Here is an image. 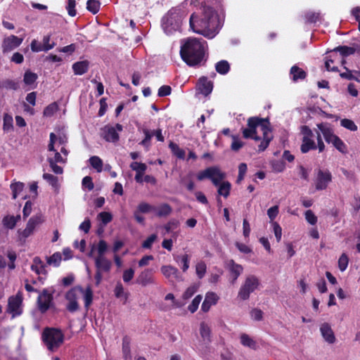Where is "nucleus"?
Returning a JSON list of instances; mask_svg holds the SVG:
<instances>
[{"mask_svg":"<svg viewBox=\"0 0 360 360\" xmlns=\"http://www.w3.org/2000/svg\"><path fill=\"white\" fill-rule=\"evenodd\" d=\"M190 27L195 33L203 35L208 39L214 38L219 32L221 22L217 13L209 6H203L202 16L197 20L195 13L191 15Z\"/></svg>","mask_w":360,"mask_h":360,"instance_id":"1","label":"nucleus"},{"mask_svg":"<svg viewBox=\"0 0 360 360\" xmlns=\"http://www.w3.org/2000/svg\"><path fill=\"white\" fill-rule=\"evenodd\" d=\"M242 133L245 139H252L257 141H261L258 146L259 151H264L273 139L269 122L258 117H250L248 120V127L242 129Z\"/></svg>","mask_w":360,"mask_h":360,"instance_id":"2","label":"nucleus"},{"mask_svg":"<svg viewBox=\"0 0 360 360\" xmlns=\"http://www.w3.org/2000/svg\"><path fill=\"white\" fill-rule=\"evenodd\" d=\"M207 47L202 39L188 38L181 41L180 55L189 66L199 65L203 60Z\"/></svg>","mask_w":360,"mask_h":360,"instance_id":"3","label":"nucleus"},{"mask_svg":"<svg viewBox=\"0 0 360 360\" xmlns=\"http://www.w3.org/2000/svg\"><path fill=\"white\" fill-rule=\"evenodd\" d=\"M185 11L179 7L172 8L162 19V27L167 34H172L180 29Z\"/></svg>","mask_w":360,"mask_h":360,"instance_id":"4","label":"nucleus"},{"mask_svg":"<svg viewBox=\"0 0 360 360\" xmlns=\"http://www.w3.org/2000/svg\"><path fill=\"white\" fill-rule=\"evenodd\" d=\"M42 340L47 349L54 352L63 342L64 335L60 330L47 328L42 333Z\"/></svg>","mask_w":360,"mask_h":360,"instance_id":"5","label":"nucleus"},{"mask_svg":"<svg viewBox=\"0 0 360 360\" xmlns=\"http://www.w3.org/2000/svg\"><path fill=\"white\" fill-rule=\"evenodd\" d=\"M225 177L226 174L217 166L209 167L200 171L196 175L198 181L210 179L214 186H217Z\"/></svg>","mask_w":360,"mask_h":360,"instance_id":"6","label":"nucleus"},{"mask_svg":"<svg viewBox=\"0 0 360 360\" xmlns=\"http://www.w3.org/2000/svg\"><path fill=\"white\" fill-rule=\"evenodd\" d=\"M259 285V281L257 276L254 275L247 276L239 289L238 297L242 300H248L250 294L255 292Z\"/></svg>","mask_w":360,"mask_h":360,"instance_id":"7","label":"nucleus"},{"mask_svg":"<svg viewBox=\"0 0 360 360\" xmlns=\"http://www.w3.org/2000/svg\"><path fill=\"white\" fill-rule=\"evenodd\" d=\"M301 134L302 135V144L300 150L302 153H307L309 150L316 149V143L314 141V134L311 129L307 126L301 127Z\"/></svg>","mask_w":360,"mask_h":360,"instance_id":"8","label":"nucleus"},{"mask_svg":"<svg viewBox=\"0 0 360 360\" xmlns=\"http://www.w3.org/2000/svg\"><path fill=\"white\" fill-rule=\"evenodd\" d=\"M7 312L11 314L12 319L22 314V297L20 292L8 298Z\"/></svg>","mask_w":360,"mask_h":360,"instance_id":"9","label":"nucleus"},{"mask_svg":"<svg viewBox=\"0 0 360 360\" xmlns=\"http://www.w3.org/2000/svg\"><path fill=\"white\" fill-rule=\"evenodd\" d=\"M82 287L75 286L68 290L65 295V299L68 301L67 309L70 312H75L79 309L78 300L79 298V292H82Z\"/></svg>","mask_w":360,"mask_h":360,"instance_id":"10","label":"nucleus"},{"mask_svg":"<svg viewBox=\"0 0 360 360\" xmlns=\"http://www.w3.org/2000/svg\"><path fill=\"white\" fill-rule=\"evenodd\" d=\"M56 136L54 133L50 134V142L48 146V150L49 154L47 158L49 162H53V163H65L67 156L63 157L61 154L55 148V141Z\"/></svg>","mask_w":360,"mask_h":360,"instance_id":"11","label":"nucleus"},{"mask_svg":"<svg viewBox=\"0 0 360 360\" xmlns=\"http://www.w3.org/2000/svg\"><path fill=\"white\" fill-rule=\"evenodd\" d=\"M123 129L122 125L116 124L115 126L106 125L102 129V136L108 142L116 143L119 141V132Z\"/></svg>","mask_w":360,"mask_h":360,"instance_id":"12","label":"nucleus"},{"mask_svg":"<svg viewBox=\"0 0 360 360\" xmlns=\"http://www.w3.org/2000/svg\"><path fill=\"white\" fill-rule=\"evenodd\" d=\"M332 181V174L328 170L319 169L314 180V184L317 191H323L327 188Z\"/></svg>","mask_w":360,"mask_h":360,"instance_id":"13","label":"nucleus"},{"mask_svg":"<svg viewBox=\"0 0 360 360\" xmlns=\"http://www.w3.org/2000/svg\"><path fill=\"white\" fill-rule=\"evenodd\" d=\"M23 39L15 35L5 37L2 42V51L4 53L11 52L18 48L22 42Z\"/></svg>","mask_w":360,"mask_h":360,"instance_id":"14","label":"nucleus"},{"mask_svg":"<svg viewBox=\"0 0 360 360\" xmlns=\"http://www.w3.org/2000/svg\"><path fill=\"white\" fill-rule=\"evenodd\" d=\"M52 301V294L50 293L48 290H44L42 292L39 294L37 300L38 307L39 310L42 313L46 311L51 307Z\"/></svg>","mask_w":360,"mask_h":360,"instance_id":"15","label":"nucleus"},{"mask_svg":"<svg viewBox=\"0 0 360 360\" xmlns=\"http://www.w3.org/2000/svg\"><path fill=\"white\" fill-rule=\"evenodd\" d=\"M154 272L152 269L147 268L143 269L139 274L136 282L142 286H147L155 283V280L153 275Z\"/></svg>","mask_w":360,"mask_h":360,"instance_id":"16","label":"nucleus"},{"mask_svg":"<svg viewBox=\"0 0 360 360\" xmlns=\"http://www.w3.org/2000/svg\"><path fill=\"white\" fill-rule=\"evenodd\" d=\"M316 127L328 143H330V141H332V140L337 136L334 134L333 128L328 123L321 122L317 124Z\"/></svg>","mask_w":360,"mask_h":360,"instance_id":"17","label":"nucleus"},{"mask_svg":"<svg viewBox=\"0 0 360 360\" xmlns=\"http://www.w3.org/2000/svg\"><path fill=\"white\" fill-rule=\"evenodd\" d=\"M162 274L169 281L179 280L180 275L177 268L172 265H163L160 267Z\"/></svg>","mask_w":360,"mask_h":360,"instance_id":"18","label":"nucleus"},{"mask_svg":"<svg viewBox=\"0 0 360 360\" xmlns=\"http://www.w3.org/2000/svg\"><path fill=\"white\" fill-rule=\"evenodd\" d=\"M130 168L136 172L135 181L137 183H143V174L147 169L146 165L142 162H133L130 164Z\"/></svg>","mask_w":360,"mask_h":360,"instance_id":"19","label":"nucleus"},{"mask_svg":"<svg viewBox=\"0 0 360 360\" xmlns=\"http://www.w3.org/2000/svg\"><path fill=\"white\" fill-rule=\"evenodd\" d=\"M219 299V297L217 293L214 292H207L202 304L201 309L204 312L208 311L212 306L215 305L217 303Z\"/></svg>","mask_w":360,"mask_h":360,"instance_id":"20","label":"nucleus"},{"mask_svg":"<svg viewBox=\"0 0 360 360\" xmlns=\"http://www.w3.org/2000/svg\"><path fill=\"white\" fill-rule=\"evenodd\" d=\"M94 261L97 270L104 272H109L110 271L112 262L105 256H96Z\"/></svg>","mask_w":360,"mask_h":360,"instance_id":"21","label":"nucleus"},{"mask_svg":"<svg viewBox=\"0 0 360 360\" xmlns=\"http://www.w3.org/2000/svg\"><path fill=\"white\" fill-rule=\"evenodd\" d=\"M320 332L324 340L329 344H333L335 342V337L330 326L324 323L320 327Z\"/></svg>","mask_w":360,"mask_h":360,"instance_id":"22","label":"nucleus"},{"mask_svg":"<svg viewBox=\"0 0 360 360\" xmlns=\"http://www.w3.org/2000/svg\"><path fill=\"white\" fill-rule=\"evenodd\" d=\"M198 89L202 94L207 96L212 91L213 84L207 77H202L198 80Z\"/></svg>","mask_w":360,"mask_h":360,"instance_id":"23","label":"nucleus"},{"mask_svg":"<svg viewBox=\"0 0 360 360\" xmlns=\"http://www.w3.org/2000/svg\"><path fill=\"white\" fill-rule=\"evenodd\" d=\"M31 269L38 275L45 276L46 274V265L38 257L34 258L33 263L31 266ZM39 278L41 281L44 279V278L41 276H39Z\"/></svg>","mask_w":360,"mask_h":360,"instance_id":"24","label":"nucleus"},{"mask_svg":"<svg viewBox=\"0 0 360 360\" xmlns=\"http://www.w3.org/2000/svg\"><path fill=\"white\" fill-rule=\"evenodd\" d=\"M228 269L233 278V282H235L238 279L243 271V267L240 264H236L232 259L228 262Z\"/></svg>","mask_w":360,"mask_h":360,"instance_id":"25","label":"nucleus"},{"mask_svg":"<svg viewBox=\"0 0 360 360\" xmlns=\"http://www.w3.org/2000/svg\"><path fill=\"white\" fill-rule=\"evenodd\" d=\"M107 249H108L107 243L103 240H99V242L98 243L97 245H93L91 246V250L89 252L88 256L90 257H92L94 255V252L96 250L98 252L97 256H105L104 255H105V252L107 251Z\"/></svg>","mask_w":360,"mask_h":360,"instance_id":"26","label":"nucleus"},{"mask_svg":"<svg viewBox=\"0 0 360 360\" xmlns=\"http://www.w3.org/2000/svg\"><path fill=\"white\" fill-rule=\"evenodd\" d=\"M290 76L291 79L296 82L298 80L304 79L307 76V73L302 68L295 65L290 68Z\"/></svg>","mask_w":360,"mask_h":360,"instance_id":"27","label":"nucleus"},{"mask_svg":"<svg viewBox=\"0 0 360 360\" xmlns=\"http://www.w3.org/2000/svg\"><path fill=\"white\" fill-rule=\"evenodd\" d=\"M89 65L88 60L78 61L72 65V70L75 75H82L88 71Z\"/></svg>","mask_w":360,"mask_h":360,"instance_id":"28","label":"nucleus"},{"mask_svg":"<svg viewBox=\"0 0 360 360\" xmlns=\"http://www.w3.org/2000/svg\"><path fill=\"white\" fill-rule=\"evenodd\" d=\"M20 219V215H6L2 219L4 226L7 229H13Z\"/></svg>","mask_w":360,"mask_h":360,"instance_id":"29","label":"nucleus"},{"mask_svg":"<svg viewBox=\"0 0 360 360\" xmlns=\"http://www.w3.org/2000/svg\"><path fill=\"white\" fill-rule=\"evenodd\" d=\"M56 139L55 141V144L57 143L58 146H60L61 148L60 151L64 156L68 155V150L65 148V145L68 143V137L65 134L61 132L59 133L58 135H56Z\"/></svg>","mask_w":360,"mask_h":360,"instance_id":"30","label":"nucleus"},{"mask_svg":"<svg viewBox=\"0 0 360 360\" xmlns=\"http://www.w3.org/2000/svg\"><path fill=\"white\" fill-rule=\"evenodd\" d=\"M200 334L205 344L211 342V330L207 323L202 322L200 326Z\"/></svg>","mask_w":360,"mask_h":360,"instance_id":"31","label":"nucleus"},{"mask_svg":"<svg viewBox=\"0 0 360 360\" xmlns=\"http://www.w3.org/2000/svg\"><path fill=\"white\" fill-rule=\"evenodd\" d=\"M115 296L123 300V303L125 304L127 301L129 293L125 292L124 287L121 282H117L116 283L115 290H114Z\"/></svg>","mask_w":360,"mask_h":360,"instance_id":"32","label":"nucleus"},{"mask_svg":"<svg viewBox=\"0 0 360 360\" xmlns=\"http://www.w3.org/2000/svg\"><path fill=\"white\" fill-rule=\"evenodd\" d=\"M37 78L38 76L36 73L30 70H27L24 74L23 82L25 84L29 86L30 89H34L35 87L34 83Z\"/></svg>","mask_w":360,"mask_h":360,"instance_id":"33","label":"nucleus"},{"mask_svg":"<svg viewBox=\"0 0 360 360\" xmlns=\"http://www.w3.org/2000/svg\"><path fill=\"white\" fill-rule=\"evenodd\" d=\"M218 187V194L226 198L229 194L231 188V184L227 181H221L217 186Z\"/></svg>","mask_w":360,"mask_h":360,"instance_id":"34","label":"nucleus"},{"mask_svg":"<svg viewBox=\"0 0 360 360\" xmlns=\"http://www.w3.org/2000/svg\"><path fill=\"white\" fill-rule=\"evenodd\" d=\"M240 343L244 346L252 349H257V342L250 335L242 333L240 336Z\"/></svg>","mask_w":360,"mask_h":360,"instance_id":"35","label":"nucleus"},{"mask_svg":"<svg viewBox=\"0 0 360 360\" xmlns=\"http://www.w3.org/2000/svg\"><path fill=\"white\" fill-rule=\"evenodd\" d=\"M83 295L84 301V306L87 309L91 305L93 300V291L90 286H88L86 289L82 288V292H79V296Z\"/></svg>","mask_w":360,"mask_h":360,"instance_id":"36","label":"nucleus"},{"mask_svg":"<svg viewBox=\"0 0 360 360\" xmlns=\"http://www.w3.org/2000/svg\"><path fill=\"white\" fill-rule=\"evenodd\" d=\"M43 217L41 214L32 217L27 221L26 227L34 232L35 229L43 222Z\"/></svg>","mask_w":360,"mask_h":360,"instance_id":"37","label":"nucleus"},{"mask_svg":"<svg viewBox=\"0 0 360 360\" xmlns=\"http://www.w3.org/2000/svg\"><path fill=\"white\" fill-rule=\"evenodd\" d=\"M333 53H336L339 52L343 57H346L352 55L355 53V49L347 46H339L333 49Z\"/></svg>","mask_w":360,"mask_h":360,"instance_id":"38","label":"nucleus"},{"mask_svg":"<svg viewBox=\"0 0 360 360\" xmlns=\"http://www.w3.org/2000/svg\"><path fill=\"white\" fill-rule=\"evenodd\" d=\"M337 57V54L331 51V54L326 58L325 67L328 71L337 72L338 70L337 66L332 65Z\"/></svg>","mask_w":360,"mask_h":360,"instance_id":"39","label":"nucleus"},{"mask_svg":"<svg viewBox=\"0 0 360 360\" xmlns=\"http://www.w3.org/2000/svg\"><path fill=\"white\" fill-rule=\"evenodd\" d=\"M172 212V207L168 204H162L159 207H155L154 212L158 217H166Z\"/></svg>","mask_w":360,"mask_h":360,"instance_id":"40","label":"nucleus"},{"mask_svg":"<svg viewBox=\"0 0 360 360\" xmlns=\"http://www.w3.org/2000/svg\"><path fill=\"white\" fill-rule=\"evenodd\" d=\"M216 71L221 75H226L230 70L229 63L224 60H220L215 65Z\"/></svg>","mask_w":360,"mask_h":360,"instance_id":"41","label":"nucleus"},{"mask_svg":"<svg viewBox=\"0 0 360 360\" xmlns=\"http://www.w3.org/2000/svg\"><path fill=\"white\" fill-rule=\"evenodd\" d=\"M169 148H170L173 155H174L179 159H184L185 151L183 149L180 148L176 143L171 141L169 143Z\"/></svg>","mask_w":360,"mask_h":360,"instance_id":"42","label":"nucleus"},{"mask_svg":"<svg viewBox=\"0 0 360 360\" xmlns=\"http://www.w3.org/2000/svg\"><path fill=\"white\" fill-rule=\"evenodd\" d=\"M330 143H331L340 153H347V146L338 136H336Z\"/></svg>","mask_w":360,"mask_h":360,"instance_id":"43","label":"nucleus"},{"mask_svg":"<svg viewBox=\"0 0 360 360\" xmlns=\"http://www.w3.org/2000/svg\"><path fill=\"white\" fill-rule=\"evenodd\" d=\"M62 260V255L60 252H57L53 253L51 256L47 257L46 262L49 265L58 267Z\"/></svg>","mask_w":360,"mask_h":360,"instance_id":"44","label":"nucleus"},{"mask_svg":"<svg viewBox=\"0 0 360 360\" xmlns=\"http://www.w3.org/2000/svg\"><path fill=\"white\" fill-rule=\"evenodd\" d=\"M89 163L98 172H101L103 170V161L98 156L91 157L89 158Z\"/></svg>","mask_w":360,"mask_h":360,"instance_id":"45","label":"nucleus"},{"mask_svg":"<svg viewBox=\"0 0 360 360\" xmlns=\"http://www.w3.org/2000/svg\"><path fill=\"white\" fill-rule=\"evenodd\" d=\"M41 46L43 51L47 52L54 48L56 43L51 41V36L48 34L43 37Z\"/></svg>","mask_w":360,"mask_h":360,"instance_id":"46","label":"nucleus"},{"mask_svg":"<svg viewBox=\"0 0 360 360\" xmlns=\"http://www.w3.org/2000/svg\"><path fill=\"white\" fill-rule=\"evenodd\" d=\"M207 271V265L205 262L200 261L195 265V272L198 278H202Z\"/></svg>","mask_w":360,"mask_h":360,"instance_id":"47","label":"nucleus"},{"mask_svg":"<svg viewBox=\"0 0 360 360\" xmlns=\"http://www.w3.org/2000/svg\"><path fill=\"white\" fill-rule=\"evenodd\" d=\"M231 137L232 139V143L231 145V148L232 150L238 151L243 147L245 143L240 138H238V136L233 134L231 136Z\"/></svg>","mask_w":360,"mask_h":360,"instance_id":"48","label":"nucleus"},{"mask_svg":"<svg viewBox=\"0 0 360 360\" xmlns=\"http://www.w3.org/2000/svg\"><path fill=\"white\" fill-rule=\"evenodd\" d=\"M24 188V184L21 182H15L11 184V189L12 191L13 198L15 199L20 194Z\"/></svg>","mask_w":360,"mask_h":360,"instance_id":"49","label":"nucleus"},{"mask_svg":"<svg viewBox=\"0 0 360 360\" xmlns=\"http://www.w3.org/2000/svg\"><path fill=\"white\" fill-rule=\"evenodd\" d=\"M101 3L98 0H89L86 3V8L93 14H96L99 11Z\"/></svg>","mask_w":360,"mask_h":360,"instance_id":"50","label":"nucleus"},{"mask_svg":"<svg viewBox=\"0 0 360 360\" xmlns=\"http://www.w3.org/2000/svg\"><path fill=\"white\" fill-rule=\"evenodd\" d=\"M176 261L179 264H181V269L184 272H186L188 269L190 257L188 255L185 254L181 257H178Z\"/></svg>","mask_w":360,"mask_h":360,"instance_id":"51","label":"nucleus"},{"mask_svg":"<svg viewBox=\"0 0 360 360\" xmlns=\"http://www.w3.org/2000/svg\"><path fill=\"white\" fill-rule=\"evenodd\" d=\"M13 117L11 115H8L7 113L4 114V124H3V129L5 131H8L13 129Z\"/></svg>","mask_w":360,"mask_h":360,"instance_id":"52","label":"nucleus"},{"mask_svg":"<svg viewBox=\"0 0 360 360\" xmlns=\"http://www.w3.org/2000/svg\"><path fill=\"white\" fill-rule=\"evenodd\" d=\"M340 125L344 128L350 130L352 131H355L357 130V126L355 123L349 119H342L340 120Z\"/></svg>","mask_w":360,"mask_h":360,"instance_id":"53","label":"nucleus"},{"mask_svg":"<svg viewBox=\"0 0 360 360\" xmlns=\"http://www.w3.org/2000/svg\"><path fill=\"white\" fill-rule=\"evenodd\" d=\"M58 106L56 103H52L45 108L44 110V115L45 117H51L58 110Z\"/></svg>","mask_w":360,"mask_h":360,"instance_id":"54","label":"nucleus"},{"mask_svg":"<svg viewBox=\"0 0 360 360\" xmlns=\"http://www.w3.org/2000/svg\"><path fill=\"white\" fill-rule=\"evenodd\" d=\"M349 258L346 254L343 253L338 259V268L341 271H344L347 268Z\"/></svg>","mask_w":360,"mask_h":360,"instance_id":"55","label":"nucleus"},{"mask_svg":"<svg viewBox=\"0 0 360 360\" xmlns=\"http://www.w3.org/2000/svg\"><path fill=\"white\" fill-rule=\"evenodd\" d=\"M202 297L200 295H197L188 305V309L191 312L194 313L197 311L199 304L202 300Z\"/></svg>","mask_w":360,"mask_h":360,"instance_id":"56","label":"nucleus"},{"mask_svg":"<svg viewBox=\"0 0 360 360\" xmlns=\"http://www.w3.org/2000/svg\"><path fill=\"white\" fill-rule=\"evenodd\" d=\"M278 212H279V207L278 205H274L268 209L267 215L270 219L271 224H272V222H275L274 219L278 216Z\"/></svg>","mask_w":360,"mask_h":360,"instance_id":"57","label":"nucleus"},{"mask_svg":"<svg viewBox=\"0 0 360 360\" xmlns=\"http://www.w3.org/2000/svg\"><path fill=\"white\" fill-rule=\"evenodd\" d=\"M98 219L101 221L103 225H106L112 219V215L108 212H102L98 214Z\"/></svg>","mask_w":360,"mask_h":360,"instance_id":"58","label":"nucleus"},{"mask_svg":"<svg viewBox=\"0 0 360 360\" xmlns=\"http://www.w3.org/2000/svg\"><path fill=\"white\" fill-rule=\"evenodd\" d=\"M137 211L141 213H148L155 211V207L147 202H141L139 205Z\"/></svg>","mask_w":360,"mask_h":360,"instance_id":"59","label":"nucleus"},{"mask_svg":"<svg viewBox=\"0 0 360 360\" xmlns=\"http://www.w3.org/2000/svg\"><path fill=\"white\" fill-rule=\"evenodd\" d=\"M68 1V5L66 6V9L68 11V14L74 17L77 14V11L75 9L76 6V1L75 0H67Z\"/></svg>","mask_w":360,"mask_h":360,"instance_id":"60","label":"nucleus"},{"mask_svg":"<svg viewBox=\"0 0 360 360\" xmlns=\"http://www.w3.org/2000/svg\"><path fill=\"white\" fill-rule=\"evenodd\" d=\"M305 219L307 222L311 225H314L317 222V217L311 210H308L304 213Z\"/></svg>","mask_w":360,"mask_h":360,"instance_id":"61","label":"nucleus"},{"mask_svg":"<svg viewBox=\"0 0 360 360\" xmlns=\"http://www.w3.org/2000/svg\"><path fill=\"white\" fill-rule=\"evenodd\" d=\"M134 270L132 268L127 269L124 271L122 278L124 283H129L132 280L134 276Z\"/></svg>","mask_w":360,"mask_h":360,"instance_id":"62","label":"nucleus"},{"mask_svg":"<svg viewBox=\"0 0 360 360\" xmlns=\"http://www.w3.org/2000/svg\"><path fill=\"white\" fill-rule=\"evenodd\" d=\"M43 178L52 186L56 187L57 186L58 177L55 176L54 175L49 173H44L43 174Z\"/></svg>","mask_w":360,"mask_h":360,"instance_id":"63","label":"nucleus"},{"mask_svg":"<svg viewBox=\"0 0 360 360\" xmlns=\"http://www.w3.org/2000/svg\"><path fill=\"white\" fill-rule=\"evenodd\" d=\"M179 226V221L176 219H172L165 225V229L167 233H169L176 229Z\"/></svg>","mask_w":360,"mask_h":360,"instance_id":"64","label":"nucleus"}]
</instances>
